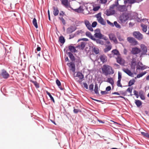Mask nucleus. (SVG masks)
<instances>
[{
  "label": "nucleus",
  "instance_id": "nucleus-1",
  "mask_svg": "<svg viewBox=\"0 0 149 149\" xmlns=\"http://www.w3.org/2000/svg\"><path fill=\"white\" fill-rule=\"evenodd\" d=\"M102 73L106 76L113 74L114 71L112 68L110 66L106 64L104 65L102 68Z\"/></svg>",
  "mask_w": 149,
  "mask_h": 149
},
{
  "label": "nucleus",
  "instance_id": "nucleus-2",
  "mask_svg": "<svg viewBox=\"0 0 149 149\" xmlns=\"http://www.w3.org/2000/svg\"><path fill=\"white\" fill-rule=\"evenodd\" d=\"M74 78L79 83L81 82L84 78V76L82 73L79 72L77 73L76 75H74Z\"/></svg>",
  "mask_w": 149,
  "mask_h": 149
},
{
  "label": "nucleus",
  "instance_id": "nucleus-3",
  "mask_svg": "<svg viewBox=\"0 0 149 149\" xmlns=\"http://www.w3.org/2000/svg\"><path fill=\"white\" fill-rule=\"evenodd\" d=\"M133 34L134 37L139 40H141L143 38V35L139 31H134Z\"/></svg>",
  "mask_w": 149,
  "mask_h": 149
},
{
  "label": "nucleus",
  "instance_id": "nucleus-4",
  "mask_svg": "<svg viewBox=\"0 0 149 149\" xmlns=\"http://www.w3.org/2000/svg\"><path fill=\"white\" fill-rule=\"evenodd\" d=\"M95 32L94 36L96 38L100 39L102 38L103 36V35L101 33L100 29H97L95 30Z\"/></svg>",
  "mask_w": 149,
  "mask_h": 149
},
{
  "label": "nucleus",
  "instance_id": "nucleus-5",
  "mask_svg": "<svg viewBox=\"0 0 149 149\" xmlns=\"http://www.w3.org/2000/svg\"><path fill=\"white\" fill-rule=\"evenodd\" d=\"M0 75L4 79H7L9 77V74L4 69L2 70L0 73Z\"/></svg>",
  "mask_w": 149,
  "mask_h": 149
},
{
  "label": "nucleus",
  "instance_id": "nucleus-6",
  "mask_svg": "<svg viewBox=\"0 0 149 149\" xmlns=\"http://www.w3.org/2000/svg\"><path fill=\"white\" fill-rule=\"evenodd\" d=\"M96 16L97 18V20L98 22L102 25H105L106 23L101 17L100 13H98L97 15H96Z\"/></svg>",
  "mask_w": 149,
  "mask_h": 149
},
{
  "label": "nucleus",
  "instance_id": "nucleus-7",
  "mask_svg": "<svg viewBox=\"0 0 149 149\" xmlns=\"http://www.w3.org/2000/svg\"><path fill=\"white\" fill-rule=\"evenodd\" d=\"M127 41L132 45H135L138 44V42L133 37H128L127 38Z\"/></svg>",
  "mask_w": 149,
  "mask_h": 149
},
{
  "label": "nucleus",
  "instance_id": "nucleus-8",
  "mask_svg": "<svg viewBox=\"0 0 149 149\" xmlns=\"http://www.w3.org/2000/svg\"><path fill=\"white\" fill-rule=\"evenodd\" d=\"M110 40H112L116 44L118 43V42L115 35L113 33H110L109 34Z\"/></svg>",
  "mask_w": 149,
  "mask_h": 149
},
{
  "label": "nucleus",
  "instance_id": "nucleus-9",
  "mask_svg": "<svg viewBox=\"0 0 149 149\" xmlns=\"http://www.w3.org/2000/svg\"><path fill=\"white\" fill-rule=\"evenodd\" d=\"M140 47L142 51L141 56L146 54L147 52V47L144 45L142 44L140 45Z\"/></svg>",
  "mask_w": 149,
  "mask_h": 149
},
{
  "label": "nucleus",
  "instance_id": "nucleus-10",
  "mask_svg": "<svg viewBox=\"0 0 149 149\" xmlns=\"http://www.w3.org/2000/svg\"><path fill=\"white\" fill-rule=\"evenodd\" d=\"M84 23L88 29L91 31H93V29L92 28L91 24L88 20H85L84 21Z\"/></svg>",
  "mask_w": 149,
  "mask_h": 149
},
{
  "label": "nucleus",
  "instance_id": "nucleus-11",
  "mask_svg": "<svg viewBox=\"0 0 149 149\" xmlns=\"http://www.w3.org/2000/svg\"><path fill=\"white\" fill-rule=\"evenodd\" d=\"M141 52V50L137 47L133 48L132 49L131 53L133 54H137Z\"/></svg>",
  "mask_w": 149,
  "mask_h": 149
},
{
  "label": "nucleus",
  "instance_id": "nucleus-12",
  "mask_svg": "<svg viewBox=\"0 0 149 149\" xmlns=\"http://www.w3.org/2000/svg\"><path fill=\"white\" fill-rule=\"evenodd\" d=\"M62 4L66 8H72L71 7L70 3L68 2V0H62L61 1Z\"/></svg>",
  "mask_w": 149,
  "mask_h": 149
},
{
  "label": "nucleus",
  "instance_id": "nucleus-13",
  "mask_svg": "<svg viewBox=\"0 0 149 149\" xmlns=\"http://www.w3.org/2000/svg\"><path fill=\"white\" fill-rule=\"evenodd\" d=\"M116 59L117 62L120 65H123L125 63V60L120 56H118Z\"/></svg>",
  "mask_w": 149,
  "mask_h": 149
},
{
  "label": "nucleus",
  "instance_id": "nucleus-14",
  "mask_svg": "<svg viewBox=\"0 0 149 149\" xmlns=\"http://www.w3.org/2000/svg\"><path fill=\"white\" fill-rule=\"evenodd\" d=\"M128 19V17L125 15H122L120 17V22L123 23L125 22Z\"/></svg>",
  "mask_w": 149,
  "mask_h": 149
},
{
  "label": "nucleus",
  "instance_id": "nucleus-15",
  "mask_svg": "<svg viewBox=\"0 0 149 149\" xmlns=\"http://www.w3.org/2000/svg\"><path fill=\"white\" fill-rule=\"evenodd\" d=\"M106 14L107 16L114 14L115 13V11L114 10H112L110 8L109 10H107L106 11Z\"/></svg>",
  "mask_w": 149,
  "mask_h": 149
},
{
  "label": "nucleus",
  "instance_id": "nucleus-16",
  "mask_svg": "<svg viewBox=\"0 0 149 149\" xmlns=\"http://www.w3.org/2000/svg\"><path fill=\"white\" fill-rule=\"evenodd\" d=\"M123 70L128 75L133 77L134 74L131 72L128 69L124 68L123 69Z\"/></svg>",
  "mask_w": 149,
  "mask_h": 149
},
{
  "label": "nucleus",
  "instance_id": "nucleus-17",
  "mask_svg": "<svg viewBox=\"0 0 149 149\" xmlns=\"http://www.w3.org/2000/svg\"><path fill=\"white\" fill-rule=\"evenodd\" d=\"M118 10L120 11L123 12L127 10V8L125 6H119L118 8Z\"/></svg>",
  "mask_w": 149,
  "mask_h": 149
},
{
  "label": "nucleus",
  "instance_id": "nucleus-18",
  "mask_svg": "<svg viewBox=\"0 0 149 149\" xmlns=\"http://www.w3.org/2000/svg\"><path fill=\"white\" fill-rule=\"evenodd\" d=\"M76 28L72 26H71L67 29V32L68 34H70L72 33L76 30Z\"/></svg>",
  "mask_w": 149,
  "mask_h": 149
},
{
  "label": "nucleus",
  "instance_id": "nucleus-19",
  "mask_svg": "<svg viewBox=\"0 0 149 149\" xmlns=\"http://www.w3.org/2000/svg\"><path fill=\"white\" fill-rule=\"evenodd\" d=\"M86 9L88 11V13H89V11L91 10L92 9V5L91 4L86 3L84 5Z\"/></svg>",
  "mask_w": 149,
  "mask_h": 149
},
{
  "label": "nucleus",
  "instance_id": "nucleus-20",
  "mask_svg": "<svg viewBox=\"0 0 149 149\" xmlns=\"http://www.w3.org/2000/svg\"><path fill=\"white\" fill-rule=\"evenodd\" d=\"M141 26L142 27V31L144 32H146L147 30V26L146 25L143 23L141 24Z\"/></svg>",
  "mask_w": 149,
  "mask_h": 149
},
{
  "label": "nucleus",
  "instance_id": "nucleus-21",
  "mask_svg": "<svg viewBox=\"0 0 149 149\" xmlns=\"http://www.w3.org/2000/svg\"><path fill=\"white\" fill-rule=\"evenodd\" d=\"M100 59L101 61L103 63L107 61V57L106 56L103 55L100 56Z\"/></svg>",
  "mask_w": 149,
  "mask_h": 149
},
{
  "label": "nucleus",
  "instance_id": "nucleus-22",
  "mask_svg": "<svg viewBox=\"0 0 149 149\" xmlns=\"http://www.w3.org/2000/svg\"><path fill=\"white\" fill-rule=\"evenodd\" d=\"M53 9L54 10L53 14L55 16H57L59 13V10L57 8L55 7H53Z\"/></svg>",
  "mask_w": 149,
  "mask_h": 149
},
{
  "label": "nucleus",
  "instance_id": "nucleus-23",
  "mask_svg": "<svg viewBox=\"0 0 149 149\" xmlns=\"http://www.w3.org/2000/svg\"><path fill=\"white\" fill-rule=\"evenodd\" d=\"M112 47V46L111 45L106 46V48H104V52L105 53L108 52V51L111 50Z\"/></svg>",
  "mask_w": 149,
  "mask_h": 149
},
{
  "label": "nucleus",
  "instance_id": "nucleus-24",
  "mask_svg": "<svg viewBox=\"0 0 149 149\" xmlns=\"http://www.w3.org/2000/svg\"><path fill=\"white\" fill-rule=\"evenodd\" d=\"M93 51L96 54H98L100 52L99 48L96 47H93Z\"/></svg>",
  "mask_w": 149,
  "mask_h": 149
},
{
  "label": "nucleus",
  "instance_id": "nucleus-25",
  "mask_svg": "<svg viewBox=\"0 0 149 149\" xmlns=\"http://www.w3.org/2000/svg\"><path fill=\"white\" fill-rule=\"evenodd\" d=\"M72 9L74 10L75 12L78 13H81L83 12L84 11V9H83L82 7L81 6H80L77 9H73L72 8Z\"/></svg>",
  "mask_w": 149,
  "mask_h": 149
},
{
  "label": "nucleus",
  "instance_id": "nucleus-26",
  "mask_svg": "<svg viewBox=\"0 0 149 149\" xmlns=\"http://www.w3.org/2000/svg\"><path fill=\"white\" fill-rule=\"evenodd\" d=\"M69 50L72 52H77V50L74 46H70L68 47Z\"/></svg>",
  "mask_w": 149,
  "mask_h": 149
},
{
  "label": "nucleus",
  "instance_id": "nucleus-27",
  "mask_svg": "<svg viewBox=\"0 0 149 149\" xmlns=\"http://www.w3.org/2000/svg\"><path fill=\"white\" fill-rule=\"evenodd\" d=\"M135 103L138 107H139L142 104L140 100H135Z\"/></svg>",
  "mask_w": 149,
  "mask_h": 149
},
{
  "label": "nucleus",
  "instance_id": "nucleus-28",
  "mask_svg": "<svg viewBox=\"0 0 149 149\" xmlns=\"http://www.w3.org/2000/svg\"><path fill=\"white\" fill-rule=\"evenodd\" d=\"M86 35L93 40L94 38L93 36L91 35V33L89 32H86Z\"/></svg>",
  "mask_w": 149,
  "mask_h": 149
},
{
  "label": "nucleus",
  "instance_id": "nucleus-29",
  "mask_svg": "<svg viewBox=\"0 0 149 149\" xmlns=\"http://www.w3.org/2000/svg\"><path fill=\"white\" fill-rule=\"evenodd\" d=\"M93 40L95 41L97 43L100 44L101 45H103L104 44L103 41L100 39H96L94 38Z\"/></svg>",
  "mask_w": 149,
  "mask_h": 149
},
{
  "label": "nucleus",
  "instance_id": "nucleus-30",
  "mask_svg": "<svg viewBox=\"0 0 149 149\" xmlns=\"http://www.w3.org/2000/svg\"><path fill=\"white\" fill-rule=\"evenodd\" d=\"M68 54L69 56L72 61H73L75 60V57L71 52H68Z\"/></svg>",
  "mask_w": 149,
  "mask_h": 149
},
{
  "label": "nucleus",
  "instance_id": "nucleus-31",
  "mask_svg": "<svg viewBox=\"0 0 149 149\" xmlns=\"http://www.w3.org/2000/svg\"><path fill=\"white\" fill-rule=\"evenodd\" d=\"M139 96L141 100H144L145 99V97L143 92V91L139 92Z\"/></svg>",
  "mask_w": 149,
  "mask_h": 149
},
{
  "label": "nucleus",
  "instance_id": "nucleus-32",
  "mask_svg": "<svg viewBox=\"0 0 149 149\" xmlns=\"http://www.w3.org/2000/svg\"><path fill=\"white\" fill-rule=\"evenodd\" d=\"M85 43L84 42H82L80 45H78L77 47L79 48H81V49H83L85 47Z\"/></svg>",
  "mask_w": 149,
  "mask_h": 149
},
{
  "label": "nucleus",
  "instance_id": "nucleus-33",
  "mask_svg": "<svg viewBox=\"0 0 149 149\" xmlns=\"http://www.w3.org/2000/svg\"><path fill=\"white\" fill-rule=\"evenodd\" d=\"M107 81L110 83L112 85H113L114 84V81L112 78L111 77L108 78Z\"/></svg>",
  "mask_w": 149,
  "mask_h": 149
},
{
  "label": "nucleus",
  "instance_id": "nucleus-34",
  "mask_svg": "<svg viewBox=\"0 0 149 149\" xmlns=\"http://www.w3.org/2000/svg\"><path fill=\"white\" fill-rule=\"evenodd\" d=\"M73 111L74 113H77L79 112H81V111L78 107H74Z\"/></svg>",
  "mask_w": 149,
  "mask_h": 149
},
{
  "label": "nucleus",
  "instance_id": "nucleus-35",
  "mask_svg": "<svg viewBox=\"0 0 149 149\" xmlns=\"http://www.w3.org/2000/svg\"><path fill=\"white\" fill-rule=\"evenodd\" d=\"M32 23L33 24L36 28H38V26L37 23V20L35 18H34L33 19V20L32 21Z\"/></svg>",
  "mask_w": 149,
  "mask_h": 149
},
{
  "label": "nucleus",
  "instance_id": "nucleus-36",
  "mask_svg": "<svg viewBox=\"0 0 149 149\" xmlns=\"http://www.w3.org/2000/svg\"><path fill=\"white\" fill-rule=\"evenodd\" d=\"M70 64L71 67L72 71L74 72L75 71V65L74 64L72 63H70Z\"/></svg>",
  "mask_w": 149,
  "mask_h": 149
},
{
  "label": "nucleus",
  "instance_id": "nucleus-37",
  "mask_svg": "<svg viewBox=\"0 0 149 149\" xmlns=\"http://www.w3.org/2000/svg\"><path fill=\"white\" fill-rule=\"evenodd\" d=\"M46 93H47V95H49V97H50L51 100H52L53 102L54 103L55 101L54 99V98L50 94V93L49 92H48L47 91H46Z\"/></svg>",
  "mask_w": 149,
  "mask_h": 149
},
{
  "label": "nucleus",
  "instance_id": "nucleus-38",
  "mask_svg": "<svg viewBox=\"0 0 149 149\" xmlns=\"http://www.w3.org/2000/svg\"><path fill=\"white\" fill-rule=\"evenodd\" d=\"M135 82V80L134 79L130 80L128 83V86H130L133 85Z\"/></svg>",
  "mask_w": 149,
  "mask_h": 149
},
{
  "label": "nucleus",
  "instance_id": "nucleus-39",
  "mask_svg": "<svg viewBox=\"0 0 149 149\" xmlns=\"http://www.w3.org/2000/svg\"><path fill=\"white\" fill-rule=\"evenodd\" d=\"M30 81L34 84L36 88H38L39 87V84L36 81L32 80H31Z\"/></svg>",
  "mask_w": 149,
  "mask_h": 149
},
{
  "label": "nucleus",
  "instance_id": "nucleus-40",
  "mask_svg": "<svg viewBox=\"0 0 149 149\" xmlns=\"http://www.w3.org/2000/svg\"><path fill=\"white\" fill-rule=\"evenodd\" d=\"M112 53H113L114 55H120V54L119 51L116 49L113 50L112 51Z\"/></svg>",
  "mask_w": 149,
  "mask_h": 149
},
{
  "label": "nucleus",
  "instance_id": "nucleus-41",
  "mask_svg": "<svg viewBox=\"0 0 149 149\" xmlns=\"http://www.w3.org/2000/svg\"><path fill=\"white\" fill-rule=\"evenodd\" d=\"M59 40L61 43H64L65 42V39L63 36L60 37Z\"/></svg>",
  "mask_w": 149,
  "mask_h": 149
},
{
  "label": "nucleus",
  "instance_id": "nucleus-42",
  "mask_svg": "<svg viewBox=\"0 0 149 149\" xmlns=\"http://www.w3.org/2000/svg\"><path fill=\"white\" fill-rule=\"evenodd\" d=\"M98 85L97 84H96L95 86L94 91L95 93L96 94L99 93L98 91Z\"/></svg>",
  "mask_w": 149,
  "mask_h": 149
},
{
  "label": "nucleus",
  "instance_id": "nucleus-43",
  "mask_svg": "<svg viewBox=\"0 0 149 149\" xmlns=\"http://www.w3.org/2000/svg\"><path fill=\"white\" fill-rule=\"evenodd\" d=\"M141 0H129L128 3L132 4L136 2L139 3Z\"/></svg>",
  "mask_w": 149,
  "mask_h": 149
},
{
  "label": "nucleus",
  "instance_id": "nucleus-44",
  "mask_svg": "<svg viewBox=\"0 0 149 149\" xmlns=\"http://www.w3.org/2000/svg\"><path fill=\"white\" fill-rule=\"evenodd\" d=\"M114 24L115 26L118 29H120L121 28V26L117 22L115 21L114 22Z\"/></svg>",
  "mask_w": 149,
  "mask_h": 149
},
{
  "label": "nucleus",
  "instance_id": "nucleus-45",
  "mask_svg": "<svg viewBox=\"0 0 149 149\" xmlns=\"http://www.w3.org/2000/svg\"><path fill=\"white\" fill-rule=\"evenodd\" d=\"M146 73V72H142L141 73L138 74L136 76V77L137 78H139L142 76H143V75H144Z\"/></svg>",
  "mask_w": 149,
  "mask_h": 149
},
{
  "label": "nucleus",
  "instance_id": "nucleus-46",
  "mask_svg": "<svg viewBox=\"0 0 149 149\" xmlns=\"http://www.w3.org/2000/svg\"><path fill=\"white\" fill-rule=\"evenodd\" d=\"M121 80H118L117 82V85L118 87H122V85L120 83Z\"/></svg>",
  "mask_w": 149,
  "mask_h": 149
},
{
  "label": "nucleus",
  "instance_id": "nucleus-47",
  "mask_svg": "<svg viewBox=\"0 0 149 149\" xmlns=\"http://www.w3.org/2000/svg\"><path fill=\"white\" fill-rule=\"evenodd\" d=\"M56 82L57 86L59 88H60V86H61V83L60 81L58 79H57L56 80Z\"/></svg>",
  "mask_w": 149,
  "mask_h": 149
},
{
  "label": "nucleus",
  "instance_id": "nucleus-48",
  "mask_svg": "<svg viewBox=\"0 0 149 149\" xmlns=\"http://www.w3.org/2000/svg\"><path fill=\"white\" fill-rule=\"evenodd\" d=\"M59 19L62 21L63 24L65 25L66 24V22L64 19L62 17H59Z\"/></svg>",
  "mask_w": 149,
  "mask_h": 149
},
{
  "label": "nucleus",
  "instance_id": "nucleus-49",
  "mask_svg": "<svg viewBox=\"0 0 149 149\" xmlns=\"http://www.w3.org/2000/svg\"><path fill=\"white\" fill-rule=\"evenodd\" d=\"M117 38L120 41H123L124 40L123 38L120 36H118Z\"/></svg>",
  "mask_w": 149,
  "mask_h": 149
},
{
  "label": "nucleus",
  "instance_id": "nucleus-50",
  "mask_svg": "<svg viewBox=\"0 0 149 149\" xmlns=\"http://www.w3.org/2000/svg\"><path fill=\"white\" fill-rule=\"evenodd\" d=\"M94 85L93 84H90L89 86V89L91 91H93Z\"/></svg>",
  "mask_w": 149,
  "mask_h": 149
},
{
  "label": "nucleus",
  "instance_id": "nucleus-51",
  "mask_svg": "<svg viewBox=\"0 0 149 149\" xmlns=\"http://www.w3.org/2000/svg\"><path fill=\"white\" fill-rule=\"evenodd\" d=\"M81 40H84V41H88V39L86 38H83L81 39H80L78 40L77 42H79V41Z\"/></svg>",
  "mask_w": 149,
  "mask_h": 149
},
{
  "label": "nucleus",
  "instance_id": "nucleus-52",
  "mask_svg": "<svg viewBox=\"0 0 149 149\" xmlns=\"http://www.w3.org/2000/svg\"><path fill=\"white\" fill-rule=\"evenodd\" d=\"M118 80H121V79L122 78V75H121V73H120V72H118Z\"/></svg>",
  "mask_w": 149,
  "mask_h": 149
},
{
  "label": "nucleus",
  "instance_id": "nucleus-53",
  "mask_svg": "<svg viewBox=\"0 0 149 149\" xmlns=\"http://www.w3.org/2000/svg\"><path fill=\"white\" fill-rule=\"evenodd\" d=\"M97 24V23L96 22H95V21L94 22L92 23V26H91L92 27H95L96 26Z\"/></svg>",
  "mask_w": 149,
  "mask_h": 149
},
{
  "label": "nucleus",
  "instance_id": "nucleus-54",
  "mask_svg": "<svg viewBox=\"0 0 149 149\" xmlns=\"http://www.w3.org/2000/svg\"><path fill=\"white\" fill-rule=\"evenodd\" d=\"M100 8V7L99 6H96V7H93V10L94 11H96L98 10Z\"/></svg>",
  "mask_w": 149,
  "mask_h": 149
},
{
  "label": "nucleus",
  "instance_id": "nucleus-55",
  "mask_svg": "<svg viewBox=\"0 0 149 149\" xmlns=\"http://www.w3.org/2000/svg\"><path fill=\"white\" fill-rule=\"evenodd\" d=\"M83 85L84 86V88H85L86 89H88V85L86 83H84Z\"/></svg>",
  "mask_w": 149,
  "mask_h": 149
},
{
  "label": "nucleus",
  "instance_id": "nucleus-56",
  "mask_svg": "<svg viewBox=\"0 0 149 149\" xmlns=\"http://www.w3.org/2000/svg\"><path fill=\"white\" fill-rule=\"evenodd\" d=\"M141 134L143 135L144 137H146L148 133H146L143 132H141Z\"/></svg>",
  "mask_w": 149,
  "mask_h": 149
},
{
  "label": "nucleus",
  "instance_id": "nucleus-57",
  "mask_svg": "<svg viewBox=\"0 0 149 149\" xmlns=\"http://www.w3.org/2000/svg\"><path fill=\"white\" fill-rule=\"evenodd\" d=\"M107 22L108 24L110 25L111 26H113L114 24L113 23H111L110 22L109 20H107Z\"/></svg>",
  "mask_w": 149,
  "mask_h": 149
},
{
  "label": "nucleus",
  "instance_id": "nucleus-58",
  "mask_svg": "<svg viewBox=\"0 0 149 149\" xmlns=\"http://www.w3.org/2000/svg\"><path fill=\"white\" fill-rule=\"evenodd\" d=\"M115 7H116L114 4H113L110 6L109 8L110 9L113 10V9L115 8Z\"/></svg>",
  "mask_w": 149,
  "mask_h": 149
},
{
  "label": "nucleus",
  "instance_id": "nucleus-59",
  "mask_svg": "<svg viewBox=\"0 0 149 149\" xmlns=\"http://www.w3.org/2000/svg\"><path fill=\"white\" fill-rule=\"evenodd\" d=\"M111 88L110 86H108L106 88V90L107 91H108L111 90Z\"/></svg>",
  "mask_w": 149,
  "mask_h": 149
},
{
  "label": "nucleus",
  "instance_id": "nucleus-60",
  "mask_svg": "<svg viewBox=\"0 0 149 149\" xmlns=\"http://www.w3.org/2000/svg\"><path fill=\"white\" fill-rule=\"evenodd\" d=\"M132 89L131 88H128L127 90V92H129L130 93H132Z\"/></svg>",
  "mask_w": 149,
  "mask_h": 149
},
{
  "label": "nucleus",
  "instance_id": "nucleus-61",
  "mask_svg": "<svg viewBox=\"0 0 149 149\" xmlns=\"http://www.w3.org/2000/svg\"><path fill=\"white\" fill-rule=\"evenodd\" d=\"M101 93L102 94V95H105V94H107L108 93L106 91H101Z\"/></svg>",
  "mask_w": 149,
  "mask_h": 149
},
{
  "label": "nucleus",
  "instance_id": "nucleus-62",
  "mask_svg": "<svg viewBox=\"0 0 149 149\" xmlns=\"http://www.w3.org/2000/svg\"><path fill=\"white\" fill-rule=\"evenodd\" d=\"M101 3L103 4L107 2V0H100Z\"/></svg>",
  "mask_w": 149,
  "mask_h": 149
},
{
  "label": "nucleus",
  "instance_id": "nucleus-63",
  "mask_svg": "<svg viewBox=\"0 0 149 149\" xmlns=\"http://www.w3.org/2000/svg\"><path fill=\"white\" fill-rule=\"evenodd\" d=\"M127 50L125 48L123 50L124 54L125 55H127Z\"/></svg>",
  "mask_w": 149,
  "mask_h": 149
},
{
  "label": "nucleus",
  "instance_id": "nucleus-64",
  "mask_svg": "<svg viewBox=\"0 0 149 149\" xmlns=\"http://www.w3.org/2000/svg\"><path fill=\"white\" fill-rule=\"evenodd\" d=\"M114 5H115L116 6H117L118 5V0H117L115 1V4H114Z\"/></svg>",
  "mask_w": 149,
  "mask_h": 149
}]
</instances>
